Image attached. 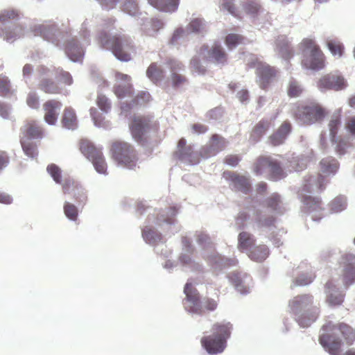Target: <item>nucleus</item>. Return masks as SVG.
<instances>
[{"label": "nucleus", "mask_w": 355, "mask_h": 355, "mask_svg": "<svg viewBox=\"0 0 355 355\" xmlns=\"http://www.w3.org/2000/svg\"><path fill=\"white\" fill-rule=\"evenodd\" d=\"M243 8L252 18L257 17L261 12L262 8L260 4L254 0H247L243 3Z\"/></svg>", "instance_id": "nucleus-46"}, {"label": "nucleus", "mask_w": 355, "mask_h": 355, "mask_svg": "<svg viewBox=\"0 0 355 355\" xmlns=\"http://www.w3.org/2000/svg\"><path fill=\"white\" fill-rule=\"evenodd\" d=\"M65 216L71 220L75 221L78 217L77 207L71 203L65 202L64 205Z\"/></svg>", "instance_id": "nucleus-55"}, {"label": "nucleus", "mask_w": 355, "mask_h": 355, "mask_svg": "<svg viewBox=\"0 0 355 355\" xmlns=\"http://www.w3.org/2000/svg\"><path fill=\"white\" fill-rule=\"evenodd\" d=\"M20 143L24 152L25 155L31 158H35L37 156V146L31 141H26L24 137L20 139Z\"/></svg>", "instance_id": "nucleus-50"}, {"label": "nucleus", "mask_w": 355, "mask_h": 355, "mask_svg": "<svg viewBox=\"0 0 355 355\" xmlns=\"http://www.w3.org/2000/svg\"><path fill=\"white\" fill-rule=\"evenodd\" d=\"M62 127L68 130H75L78 127V121L74 110L71 107L64 110L61 120Z\"/></svg>", "instance_id": "nucleus-40"}, {"label": "nucleus", "mask_w": 355, "mask_h": 355, "mask_svg": "<svg viewBox=\"0 0 355 355\" xmlns=\"http://www.w3.org/2000/svg\"><path fill=\"white\" fill-rule=\"evenodd\" d=\"M112 157L118 164L129 169L133 168L137 164V156L132 146L126 142L116 141L111 148Z\"/></svg>", "instance_id": "nucleus-14"}, {"label": "nucleus", "mask_w": 355, "mask_h": 355, "mask_svg": "<svg viewBox=\"0 0 355 355\" xmlns=\"http://www.w3.org/2000/svg\"><path fill=\"white\" fill-rule=\"evenodd\" d=\"M234 0H223V7L224 9L227 10L230 14L238 17L239 14L234 6Z\"/></svg>", "instance_id": "nucleus-61"}, {"label": "nucleus", "mask_w": 355, "mask_h": 355, "mask_svg": "<svg viewBox=\"0 0 355 355\" xmlns=\"http://www.w3.org/2000/svg\"><path fill=\"white\" fill-rule=\"evenodd\" d=\"M248 65L250 68L256 69L258 83L261 89H266L276 75L275 68L261 62L256 55H250Z\"/></svg>", "instance_id": "nucleus-16"}, {"label": "nucleus", "mask_w": 355, "mask_h": 355, "mask_svg": "<svg viewBox=\"0 0 355 355\" xmlns=\"http://www.w3.org/2000/svg\"><path fill=\"white\" fill-rule=\"evenodd\" d=\"M122 10L130 16H136L139 12L137 1L125 0L122 4Z\"/></svg>", "instance_id": "nucleus-52"}, {"label": "nucleus", "mask_w": 355, "mask_h": 355, "mask_svg": "<svg viewBox=\"0 0 355 355\" xmlns=\"http://www.w3.org/2000/svg\"><path fill=\"white\" fill-rule=\"evenodd\" d=\"M255 241L252 234L247 232H241L238 236V249L247 254L254 246Z\"/></svg>", "instance_id": "nucleus-35"}, {"label": "nucleus", "mask_w": 355, "mask_h": 355, "mask_svg": "<svg viewBox=\"0 0 355 355\" xmlns=\"http://www.w3.org/2000/svg\"><path fill=\"white\" fill-rule=\"evenodd\" d=\"M225 146V140L218 135H214L209 142L202 148L200 153L203 158H208L223 150Z\"/></svg>", "instance_id": "nucleus-26"}, {"label": "nucleus", "mask_w": 355, "mask_h": 355, "mask_svg": "<svg viewBox=\"0 0 355 355\" xmlns=\"http://www.w3.org/2000/svg\"><path fill=\"white\" fill-rule=\"evenodd\" d=\"M203 259L216 273L220 272L228 267L236 266L238 263L236 259H229L223 257L217 253L215 250L210 253L205 252L203 254Z\"/></svg>", "instance_id": "nucleus-22"}, {"label": "nucleus", "mask_w": 355, "mask_h": 355, "mask_svg": "<svg viewBox=\"0 0 355 355\" xmlns=\"http://www.w3.org/2000/svg\"><path fill=\"white\" fill-rule=\"evenodd\" d=\"M247 254L252 261L262 262L268 257L269 249L265 245H254Z\"/></svg>", "instance_id": "nucleus-41"}, {"label": "nucleus", "mask_w": 355, "mask_h": 355, "mask_svg": "<svg viewBox=\"0 0 355 355\" xmlns=\"http://www.w3.org/2000/svg\"><path fill=\"white\" fill-rule=\"evenodd\" d=\"M97 105L98 107L105 113H107L111 108L110 100L103 94H98L97 98Z\"/></svg>", "instance_id": "nucleus-59"}, {"label": "nucleus", "mask_w": 355, "mask_h": 355, "mask_svg": "<svg viewBox=\"0 0 355 355\" xmlns=\"http://www.w3.org/2000/svg\"><path fill=\"white\" fill-rule=\"evenodd\" d=\"M232 325L230 322H216L212 327V334L203 336L201 343L210 354H216L224 351L227 340L230 337Z\"/></svg>", "instance_id": "nucleus-7"}, {"label": "nucleus", "mask_w": 355, "mask_h": 355, "mask_svg": "<svg viewBox=\"0 0 355 355\" xmlns=\"http://www.w3.org/2000/svg\"><path fill=\"white\" fill-rule=\"evenodd\" d=\"M98 42L102 49L110 50L120 61L128 62L130 60V51L132 45L125 35L110 36L102 31L98 35Z\"/></svg>", "instance_id": "nucleus-8"}, {"label": "nucleus", "mask_w": 355, "mask_h": 355, "mask_svg": "<svg viewBox=\"0 0 355 355\" xmlns=\"http://www.w3.org/2000/svg\"><path fill=\"white\" fill-rule=\"evenodd\" d=\"M148 3L157 10L166 12H175L180 0H148Z\"/></svg>", "instance_id": "nucleus-37"}, {"label": "nucleus", "mask_w": 355, "mask_h": 355, "mask_svg": "<svg viewBox=\"0 0 355 355\" xmlns=\"http://www.w3.org/2000/svg\"><path fill=\"white\" fill-rule=\"evenodd\" d=\"M340 126V111H337L332 114L329 123V137L336 152L338 155H343L346 153L348 144L346 141L337 135L338 130Z\"/></svg>", "instance_id": "nucleus-19"}, {"label": "nucleus", "mask_w": 355, "mask_h": 355, "mask_svg": "<svg viewBox=\"0 0 355 355\" xmlns=\"http://www.w3.org/2000/svg\"><path fill=\"white\" fill-rule=\"evenodd\" d=\"M11 90L10 80L6 76L0 75V96H7Z\"/></svg>", "instance_id": "nucleus-56"}, {"label": "nucleus", "mask_w": 355, "mask_h": 355, "mask_svg": "<svg viewBox=\"0 0 355 355\" xmlns=\"http://www.w3.org/2000/svg\"><path fill=\"white\" fill-rule=\"evenodd\" d=\"M196 237L197 243L202 248V257L205 252L210 253L215 250L214 245L208 234L202 232H197L196 233Z\"/></svg>", "instance_id": "nucleus-42"}, {"label": "nucleus", "mask_w": 355, "mask_h": 355, "mask_svg": "<svg viewBox=\"0 0 355 355\" xmlns=\"http://www.w3.org/2000/svg\"><path fill=\"white\" fill-rule=\"evenodd\" d=\"M325 293L327 301L329 304L340 305L343 302V291L337 288L332 282H328L325 284Z\"/></svg>", "instance_id": "nucleus-31"}, {"label": "nucleus", "mask_w": 355, "mask_h": 355, "mask_svg": "<svg viewBox=\"0 0 355 355\" xmlns=\"http://www.w3.org/2000/svg\"><path fill=\"white\" fill-rule=\"evenodd\" d=\"M182 252L179 256V262L187 271L201 272L203 266L192 259L191 254L194 252V247L187 236L182 238Z\"/></svg>", "instance_id": "nucleus-18"}, {"label": "nucleus", "mask_w": 355, "mask_h": 355, "mask_svg": "<svg viewBox=\"0 0 355 355\" xmlns=\"http://www.w3.org/2000/svg\"><path fill=\"white\" fill-rule=\"evenodd\" d=\"M149 128L148 121L144 117L135 118L130 125L132 135L137 141H141L144 134Z\"/></svg>", "instance_id": "nucleus-32"}, {"label": "nucleus", "mask_w": 355, "mask_h": 355, "mask_svg": "<svg viewBox=\"0 0 355 355\" xmlns=\"http://www.w3.org/2000/svg\"><path fill=\"white\" fill-rule=\"evenodd\" d=\"M242 37L237 34L230 33L226 36L225 44L230 50L234 49L241 42Z\"/></svg>", "instance_id": "nucleus-58"}, {"label": "nucleus", "mask_w": 355, "mask_h": 355, "mask_svg": "<svg viewBox=\"0 0 355 355\" xmlns=\"http://www.w3.org/2000/svg\"><path fill=\"white\" fill-rule=\"evenodd\" d=\"M146 76L153 83L157 84L164 78V71L155 63H152L146 71Z\"/></svg>", "instance_id": "nucleus-47"}, {"label": "nucleus", "mask_w": 355, "mask_h": 355, "mask_svg": "<svg viewBox=\"0 0 355 355\" xmlns=\"http://www.w3.org/2000/svg\"><path fill=\"white\" fill-rule=\"evenodd\" d=\"M275 51L279 57L287 60L292 56V50L286 36H279L275 42Z\"/></svg>", "instance_id": "nucleus-34"}, {"label": "nucleus", "mask_w": 355, "mask_h": 355, "mask_svg": "<svg viewBox=\"0 0 355 355\" xmlns=\"http://www.w3.org/2000/svg\"><path fill=\"white\" fill-rule=\"evenodd\" d=\"M184 293L186 297L183 300V305L184 309L190 313L201 315L205 308L212 311L217 307L216 302L212 299L205 298L202 301L200 300L198 292L190 279L184 286Z\"/></svg>", "instance_id": "nucleus-9"}, {"label": "nucleus", "mask_w": 355, "mask_h": 355, "mask_svg": "<svg viewBox=\"0 0 355 355\" xmlns=\"http://www.w3.org/2000/svg\"><path fill=\"white\" fill-rule=\"evenodd\" d=\"M62 107V103L55 100L47 101L44 104V120L51 125H55Z\"/></svg>", "instance_id": "nucleus-28"}, {"label": "nucleus", "mask_w": 355, "mask_h": 355, "mask_svg": "<svg viewBox=\"0 0 355 355\" xmlns=\"http://www.w3.org/2000/svg\"><path fill=\"white\" fill-rule=\"evenodd\" d=\"M327 44L333 55H338V57L342 56L344 46L341 43L335 40H329L327 42Z\"/></svg>", "instance_id": "nucleus-54"}, {"label": "nucleus", "mask_w": 355, "mask_h": 355, "mask_svg": "<svg viewBox=\"0 0 355 355\" xmlns=\"http://www.w3.org/2000/svg\"><path fill=\"white\" fill-rule=\"evenodd\" d=\"M103 10H110L116 7L120 0H96Z\"/></svg>", "instance_id": "nucleus-63"}, {"label": "nucleus", "mask_w": 355, "mask_h": 355, "mask_svg": "<svg viewBox=\"0 0 355 355\" xmlns=\"http://www.w3.org/2000/svg\"><path fill=\"white\" fill-rule=\"evenodd\" d=\"M268 172L270 179L277 181L286 177L279 162L270 157H260L254 166V172L257 175H261L264 172Z\"/></svg>", "instance_id": "nucleus-17"}, {"label": "nucleus", "mask_w": 355, "mask_h": 355, "mask_svg": "<svg viewBox=\"0 0 355 355\" xmlns=\"http://www.w3.org/2000/svg\"><path fill=\"white\" fill-rule=\"evenodd\" d=\"M90 115L95 126L104 129L110 128V122L106 121L105 117L103 116L96 108L92 107L90 109Z\"/></svg>", "instance_id": "nucleus-48"}, {"label": "nucleus", "mask_w": 355, "mask_h": 355, "mask_svg": "<svg viewBox=\"0 0 355 355\" xmlns=\"http://www.w3.org/2000/svg\"><path fill=\"white\" fill-rule=\"evenodd\" d=\"M19 14L14 10H4L0 13V36L9 43L24 35L23 28L16 21Z\"/></svg>", "instance_id": "nucleus-10"}, {"label": "nucleus", "mask_w": 355, "mask_h": 355, "mask_svg": "<svg viewBox=\"0 0 355 355\" xmlns=\"http://www.w3.org/2000/svg\"><path fill=\"white\" fill-rule=\"evenodd\" d=\"M339 166L338 160L333 157H324L320 162L321 171L328 175H334L337 173Z\"/></svg>", "instance_id": "nucleus-39"}, {"label": "nucleus", "mask_w": 355, "mask_h": 355, "mask_svg": "<svg viewBox=\"0 0 355 355\" xmlns=\"http://www.w3.org/2000/svg\"><path fill=\"white\" fill-rule=\"evenodd\" d=\"M324 110L315 102H308L297 107L295 119L300 125H311L324 117Z\"/></svg>", "instance_id": "nucleus-13"}, {"label": "nucleus", "mask_w": 355, "mask_h": 355, "mask_svg": "<svg viewBox=\"0 0 355 355\" xmlns=\"http://www.w3.org/2000/svg\"><path fill=\"white\" fill-rule=\"evenodd\" d=\"M291 313L295 321L302 327H308L319 315V308L314 304L313 296L309 294L294 297L289 302Z\"/></svg>", "instance_id": "nucleus-6"}, {"label": "nucleus", "mask_w": 355, "mask_h": 355, "mask_svg": "<svg viewBox=\"0 0 355 355\" xmlns=\"http://www.w3.org/2000/svg\"><path fill=\"white\" fill-rule=\"evenodd\" d=\"M167 67L171 73V81L173 87H178L186 82V78L180 73L184 71V67L181 62L176 60H169L166 62Z\"/></svg>", "instance_id": "nucleus-29"}, {"label": "nucleus", "mask_w": 355, "mask_h": 355, "mask_svg": "<svg viewBox=\"0 0 355 355\" xmlns=\"http://www.w3.org/2000/svg\"><path fill=\"white\" fill-rule=\"evenodd\" d=\"M227 278L240 294L247 295L251 292L254 284L251 276L246 272L234 271L227 275Z\"/></svg>", "instance_id": "nucleus-21"}, {"label": "nucleus", "mask_w": 355, "mask_h": 355, "mask_svg": "<svg viewBox=\"0 0 355 355\" xmlns=\"http://www.w3.org/2000/svg\"><path fill=\"white\" fill-rule=\"evenodd\" d=\"M92 21V19H86L82 24L80 31V35L83 37L81 44L76 37H71V33L60 30L55 23L35 24L31 28L35 36H40L60 49H64L65 53L70 60L73 62H82L85 55V45L89 44L87 27Z\"/></svg>", "instance_id": "nucleus-1"}, {"label": "nucleus", "mask_w": 355, "mask_h": 355, "mask_svg": "<svg viewBox=\"0 0 355 355\" xmlns=\"http://www.w3.org/2000/svg\"><path fill=\"white\" fill-rule=\"evenodd\" d=\"M263 205L273 214H268L266 211L255 209L252 220L255 227L261 231H270L275 227L276 216L282 215L286 211L284 198L277 193H272L263 201Z\"/></svg>", "instance_id": "nucleus-5"}, {"label": "nucleus", "mask_w": 355, "mask_h": 355, "mask_svg": "<svg viewBox=\"0 0 355 355\" xmlns=\"http://www.w3.org/2000/svg\"><path fill=\"white\" fill-rule=\"evenodd\" d=\"M175 155L181 162L188 165H196L200 162L199 153L195 151L191 145L180 150H177Z\"/></svg>", "instance_id": "nucleus-30"}, {"label": "nucleus", "mask_w": 355, "mask_h": 355, "mask_svg": "<svg viewBox=\"0 0 355 355\" xmlns=\"http://www.w3.org/2000/svg\"><path fill=\"white\" fill-rule=\"evenodd\" d=\"M291 131V125L288 122L283 123L277 130L269 137L272 146H279L284 142Z\"/></svg>", "instance_id": "nucleus-33"}, {"label": "nucleus", "mask_w": 355, "mask_h": 355, "mask_svg": "<svg viewBox=\"0 0 355 355\" xmlns=\"http://www.w3.org/2000/svg\"><path fill=\"white\" fill-rule=\"evenodd\" d=\"M347 198L344 196L336 197L330 203V211L331 213H340L347 208Z\"/></svg>", "instance_id": "nucleus-49"}, {"label": "nucleus", "mask_w": 355, "mask_h": 355, "mask_svg": "<svg viewBox=\"0 0 355 355\" xmlns=\"http://www.w3.org/2000/svg\"><path fill=\"white\" fill-rule=\"evenodd\" d=\"M187 32L203 34L207 31V23L201 18H195L187 26Z\"/></svg>", "instance_id": "nucleus-44"}, {"label": "nucleus", "mask_w": 355, "mask_h": 355, "mask_svg": "<svg viewBox=\"0 0 355 355\" xmlns=\"http://www.w3.org/2000/svg\"><path fill=\"white\" fill-rule=\"evenodd\" d=\"M26 102L31 108L37 109L39 107V97L35 92H30L28 94Z\"/></svg>", "instance_id": "nucleus-62"}, {"label": "nucleus", "mask_w": 355, "mask_h": 355, "mask_svg": "<svg viewBox=\"0 0 355 355\" xmlns=\"http://www.w3.org/2000/svg\"><path fill=\"white\" fill-rule=\"evenodd\" d=\"M56 77L66 85H71L73 83V78L70 73L64 71L60 67H56Z\"/></svg>", "instance_id": "nucleus-57"}, {"label": "nucleus", "mask_w": 355, "mask_h": 355, "mask_svg": "<svg viewBox=\"0 0 355 355\" xmlns=\"http://www.w3.org/2000/svg\"><path fill=\"white\" fill-rule=\"evenodd\" d=\"M179 207L176 205L169 206L164 209H156L150 207L144 202H140L137 206V213L142 215L148 212V223L142 230V237L145 242L151 245H157L162 241V234L158 232L151 223L161 228L164 232L172 234L180 231V227L177 225L176 215L178 214Z\"/></svg>", "instance_id": "nucleus-2"}, {"label": "nucleus", "mask_w": 355, "mask_h": 355, "mask_svg": "<svg viewBox=\"0 0 355 355\" xmlns=\"http://www.w3.org/2000/svg\"><path fill=\"white\" fill-rule=\"evenodd\" d=\"M270 122L268 121L262 120L259 121L252 130L250 135V139L254 143L259 141L261 137L269 129Z\"/></svg>", "instance_id": "nucleus-45"}, {"label": "nucleus", "mask_w": 355, "mask_h": 355, "mask_svg": "<svg viewBox=\"0 0 355 355\" xmlns=\"http://www.w3.org/2000/svg\"><path fill=\"white\" fill-rule=\"evenodd\" d=\"M150 99V94L148 92H141L130 103L123 102L121 104V112L127 115L128 112L138 105H142Z\"/></svg>", "instance_id": "nucleus-36"}, {"label": "nucleus", "mask_w": 355, "mask_h": 355, "mask_svg": "<svg viewBox=\"0 0 355 355\" xmlns=\"http://www.w3.org/2000/svg\"><path fill=\"white\" fill-rule=\"evenodd\" d=\"M46 171L56 183H61L62 171L58 166L55 164H49L46 168Z\"/></svg>", "instance_id": "nucleus-53"}, {"label": "nucleus", "mask_w": 355, "mask_h": 355, "mask_svg": "<svg viewBox=\"0 0 355 355\" xmlns=\"http://www.w3.org/2000/svg\"><path fill=\"white\" fill-rule=\"evenodd\" d=\"M302 91V89L297 81L294 80L290 81L288 88V94L289 96L297 97L301 94Z\"/></svg>", "instance_id": "nucleus-60"}, {"label": "nucleus", "mask_w": 355, "mask_h": 355, "mask_svg": "<svg viewBox=\"0 0 355 355\" xmlns=\"http://www.w3.org/2000/svg\"><path fill=\"white\" fill-rule=\"evenodd\" d=\"M116 78L120 81L114 87V92L119 98H124L127 96H131L132 94V86L130 83V77L121 73H116Z\"/></svg>", "instance_id": "nucleus-25"}, {"label": "nucleus", "mask_w": 355, "mask_h": 355, "mask_svg": "<svg viewBox=\"0 0 355 355\" xmlns=\"http://www.w3.org/2000/svg\"><path fill=\"white\" fill-rule=\"evenodd\" d=\"M191 65L193 70L199 74H202L205 71V68L200 64L199 58L196 56L191 59Z\"/></svg>", "instance_id": "nucleus-64"}, {"label": "nucleus", "mask_w": 355, "mask_h": 355, "mask_svg": "<svg viewBox=\"0 0 355 355\" xmlns=\"http://www.w3.org/2000/svg\"><path fill=\"white\" fill-rule=\"evenodd\" d=\"M80 149L87 159L92 162L96 172L107 174V164L101 148H97L89 140L83 139L80 141Z\"/></svg>", "instance_id": "nucleus-15"}, {"label": "nucleus", "mask_w": 355, "mask_h": 355, "mask_svg": "<svg viewBox=\"0 0 355 355\" xmlns=\"http://www.w3.org/2000/svg\"><path fill=\"white\" fill-rule=\"evenodd\" d=\"M322 330L324 332L320 335L319 342L331 355H340L343 339L351 344L354 337L352 329L345 324L336 325L329 322L322 326Z\"/></svg>", "instance_id": "nucleus-4"}, {"label": "nucleus", "mask_w": 355, "mask_h": 355, "mask_svg": "<svg viewBox=\"0 0 355 355\" xmlns=\"http://www.w3.org/2000/svg\"><path fill=\"white\" fill-rule=\"evenodd\" d=\"M200 54L207 60L218 64H224L227 62V54L223 48L214 44L211 48L207 45H203L200 50Z\"/></svg>", "instance_id": "nucleus-24"}, {"label": "nucleus", "mask_w": 355, "mask_h": 355, "mask_svg": "<svg viewBox=\"0 0 355 355\" xmlns=\"http://www.w3.org/2000/svg\"><path fill=\"white\" fill-rule=\"evenodd\" d=\"M223 177L230 182L232 191L248 194L252 191L249 175H243L232 171H225Z\"/></svg>", "instance_id": "nucleus-20"}, {"label": "nucleus", "mask_w": 355, "mask_h": 355, "mask_svg": "<svg viewBox=\"0 0 355 355\" xmlns=\"http://www.w3.org/2000/svg\"><path fill=\"white\" fill-rule=\"evenodd\" d=\"M297 275L295 280L293 282V286H306L311 284L315 277L312 272L311 267L306 263H301L296 269V272L294 274Z\"/></svg>", "instance_id": "nucleus-27"}, {"label": "nucleus", "mask_w": 355, "mask_h": 355, "mask_svg": "<svg viewBox=\"0 0 355 355\" xmlns=\"http://www.w3.org/2000/svg\"><path fill=\"white\" fill-rule=\"evenodd\" d=\"M312 152L308 153V155H301L297 156L293 155L288 161V168H290V170L300 171L304 169L306 167L308 162L311 159V157L310 156Z\"/></svg>", "instance_id": "nucleus-38"}, {"label": "nucleus", "mask_w": 355, "mask_h": 355, "mask_svg": "<svg viewBox=\"0 0 355 355\" xmlns=\"http://www.w3.org/2000/svg\"><path fill=\"white\" fill-rule=\"evenodd\" d=\"M38 89L46 94H56L61 92L62 87L55 81L56 67L40 65L37 68Z\"/></svg>", "instance_id": "nucleus-12"}, {"label": "nucleus", "mask_w": 355, "mask_h": 355, "mask_svg": "<svg viewBox=\"0 0 355 355\" xmlns=\"http://www.w3.org/2000/svg\"><path fill=\"white\" fill-rule=\"evenodd\" d=\"M23 132L27 140L41 139L43 137L41 128L35 121L26 125Z\"/></svg>", "instance_id": "nucleus-43"}, {"label": "nucleus", "mask_w": 355, "mask_h": 355, "mask_svg": "<svg viewBox=\"0 0 355 355\" xmlns=\"http://www.w3.org/2000/svg\"><path fill=\"white\" fill-rule=\"evenodd\" d=\"M318 87L321 91L333 89L340 91L347 87V80L339 74L329 73L322 77L318 83Z\"/></svg>", "instance_id": "nucleus-23"}, {"label": "nucleus", "mask_w": 355, "mask_h": 355, "mask_svg": "<svg viewBox=\"0 0 355 355\" xmlns=\"http://www.w3.org/2000/svg\"><path fill=\"white\" fill-rule=\"evenodd\" d=\"M302 44L304 46L302 65L309 69L318 71L324 67V55L319 46L312 39H304Z\"/></svg>", "instance_id": "nucleus-11"}, {"label": "nucleus", "mask_w": 355, "mask_h": 355, "mask_svg": "<svg viewBox=\"0 0 355 355\" xmlns=\"http://www.w3.org/2000/svg\"><path fill=\"white\" fill-rule=\"evenodd\" d=\"M325 181L326 178L320 174L306 176L299 191V196L303 203L302 211L311 214V219L313 221L318 222L323 217V209L320 199L312 197L311 194L323 191L325 188Z\"/></svg>", "instance_id": "nucleus-3"}, {"label": "nucleus", "mask_w": 355, "mask_h": 355, "mask_svg": "<svg viewBox=\"0 0 355 355\" xmlns=\"http://www.w3.org/2000/svg\"><path fill=\"white\" fill-rule=\"evenodd\" d=\"M343 280L345 286H349L355 282V266L349 263L345 266L343 273Z\"/></svg>", "instance_id": "nucleus-51"}]
</instances>
